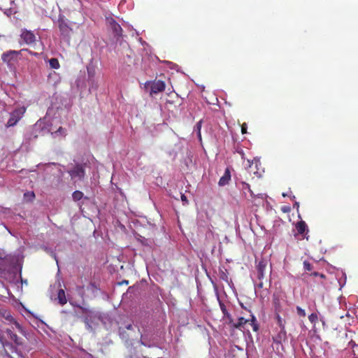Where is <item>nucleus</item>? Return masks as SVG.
<instances>
[{
	"label": "nucleus",
	"instance_id": "nucleus-39",
	"mask_svg": "<svg viewBox=\"0 0 358 358\" xmlns=\"http://www.w3.org/2000/svg\"><path fill=\"white\" fill-rule=\"evenodd\" d=\"M320 276H321L322 278H324V275L323 274H320Z\"/></svg>",
	"mask_w": 358,
	"mask_h": 358
},
{
	"label": "nucleus",
	"instance_id": "nucleus-16",
	"mask_svg": "<svg viewBox=\"0 0 358 358\" xmlns=\"http://www.w3.org/2000/svg\"><path fill=\"white\" fill-rule=\"evenodd\" d=\"M58 302L61 306H64L66 303L67 300L66 298L65 292L63 289H59L57 292Z\"/></svg>",
	"mask_w": 358,
	"mask_h": 358
},
{
	"label": "nucleus",
	"instance_id": "nucleus-25",
	"mask_svg": "<svg viewBox=\"0 0 358 358\" xmlns=\"http://www.w3.org/2000/svg\"><path fill=\"white\" fill-rule=\"evenodd\" d=\"M275 318L277 320L278 324L280 326V329H282V327H285L282 318L280 317V315L278 313L276 314Z\"/></svg>",
	"mask_w": 358,
	"mask_h": 358
},
{
	"label": "nucleus",
	"instance_id": "nucleus-14",
	"mask_svg": "<svg viewBox=\"0 0 358 358\" xmlns=\"http://www.w3.org/2000/svg\"><path fill=\"white\" fill-rule=\"evenodd\" d=\"M249 322H250V320H248V319H245L243 317H240L238 319V322H234L233 321V323L230 324L234 329H241V328L243 327L244 324H245L247 323H249Z\"/></svg>",
	"mask_w": 358,
	"mask_h": 358
},
{
	"label": "nucleus",
	"instance_id": "nucleus-6",
	"mask_svg": "<svg viewBox=\"0 0 358 358\" xmlns=\"http://www.w3.org/2000/svg\"><path fill=\"white\" fill-rule=\"evenodd\" d=\"M166 87L165 83L160 80H155L151 83L150 85V95L153 94H157L159 92H162L164 91Z\"/></svg>",
	"mask_w": 358,
	"mask_h": 358
},
{
	"label": "nucleus",
	"instance_id": "nucleus-4",
	"mask_svg": "<svg viewBox=\"0 0 358 358\" xmlns=\"http://www.w3.org/2000/svg\"><path fill=\"white\" fill-rule=\"evenodd\" d=\"M20 38L23 41L24 43L27 45H32L36 42L35 34L27 29H22L20 34Z\"/></svg>",
	"mask_w": 358,
	"mask_h": 358
},
{
	"label": "nucleus",
	"instance_id": "nucleus-36",
	"mask_svg": "<svg viewBox=\"0 0 358 358\" xmlns=\"http://www.w3.org/2000/svg\"><path fill=\"white\" fill-rule=\"evenodd\" d=\"M122 283L127 285L128 284V281L127 280H124L121 284H122Z\"/></svg>",
	"mask_w": 358,
	"mask_h": 358
},
{
	"label": "nucleus",
	"instance_id": "nucleus-29",
	"mask_svg": "<svg viewBox=\"0 0 358 358\" xmlns=\"http://www.w3.org/2000/svg\"><path fill=\"white\" fill-rule=\"evenodd\" d=\"M247 128H248V127H247L246 123H243V124L241 125V133H242L243 134H246V133H247Z\"/></svg>",
	"mask_w": 358,
	"mask_h": 358
},
{
	"label": "nucleus",
	"instance_id": "nucleus-37",
	"mask_svg": "<svg viewBox=\"0 0 358 358\" xmlns=\"http://www.w3.org/2000/svg\"><path fill=\"white\" fill-rule=\"evenodd\" d=\"M294 206H297V208H299V203L296 202Z\"/></svg>",
	"mask_w": 358,
	"mask_h": 358
},
{
	"label": "nucleus",
	"instance_id": "nucleus-21",
	"mask_svg": "<svg viewBox=\"0 0 358 358\" xmlns=\"http://www.w3.org/2000/svg\"><path fill=\"white\" fill-rule=\"evenodd\" d=\"M35 198L34 192H27L24 194V199L26 201H32Z\"/></svg>",
	"mask_w": 358,
	"mask_h": 358
},
{
	"label": "nucleus",
	"instance_id": "nucleus-13",
	"mask_svg": "<svg viewBox=\"0 0 358 358\" xmlns=\"http://www.w3.org/2000/svg\"><path fill=\"white\" fill-rule=\"evenodd\" d=\"M220 309H221V311L222 313H223L224 315V317L227 319L228 320V322L229 324H232L233 323V318H232V316L227 311V308H226V306L224 304V303H222V301H220Z\"/></svg>",
	"mask_w": 358,
	"mask_h": 358
},
{
	"label": "nucleus",
	"instance_id": "nucleus-27",
	"mask_svg": "<svg viewBox=\"0 0 358 358\" xmlns=\"http://www.w3.org/2000/svg\"><path fill=\"white\" fill-rule=\"evenodd\" d=\"M296 313L300 317H305L306 316V312L305 310H303L300 306H296Z\"/></svg>",
	"mask_w": 358,
	"mask_h": 358
},
{
	"label": "nucleus",
	"instance_id": "nucleus-33",
	"mask_svg": "<svg viewBox=\"0 0 358 358\" xmlns=\"http://www.w3.org/2000/svg\"><path fill=\"white\" fill-rule=\"evenodd\" d=\"M22 50H24V51H28L31 55H36L37 53L34 52H31V51L28 50L27 49H23Z\"/></svg>",
	"mask_w": 358,
	"mask_h": 358
},
{
	"label": "nucleus",
	"instance_id": "nucleus-19",
	"mask_svg": "<svg viewBox=\"0 0 358 358\" xmlns=\"http://www.w3.org/2000/svg\"><path fill=\"white\" fill-rule=\"evenodd\" d=\"M119 335L120 337L126 342H127L130 339L129 335L127 333L126 330L122 327L119 328Z\"/></svg>",
	"mask_w": 358,
	"mask_h": 358
},
{
	"label": "nucleus",
	"instance_id": "nucleus-28",
	"mask_svg": "<svg viewBox=\"0 0 358 358\" xmlns=\"http://www.w3.org/2000/svg\"><path fill=\"white\" fill-rule=\"evenodd\" d=\"M236 152H237V153H238V154L241 155V158H242L243 159H245V153H244V152H243V149H242V148H236Z\"/></svg>",
	"mask_w": 358,
	"mask_h": 358
},
{
	"label": "nucleus",
	"instance_id": "nucleus-40",
	"mask_svg": "<svg viewBox=\"0 0 358 358\" xmlns=\"http://www.w3.org/2000/svg\"><path fill=\"white\" fill-rule=\"evenodd\" d=\"M2 272V268L0 267V273Z\"/></svg>",
	"mask_w": 358,
	"mask_h": 358
},
{
	"label": "nucleus",
	"instance_id": "nucleus-23",
	"mask_svg": "<svg viewBox=\"0 0 358 358\" xmlns=\"http://www.w3.org/2000/svg\"><path fill=\"white\" fill-rule=\"evenodd\" d=\"M308 320L312 324H315L318 322V316L316 313H311L308 316Z\"/></svg>",
	"mask_w": 358,
	"mask_h": 358
},
{
	"label": "nucleus",
	"instance_id": "nucleus-8",
	"mask_svg": "<svg viewBox=\"0 0 358 358\" xmlns=\"http://www.w3.org/2000/svg\"><path fill=\"white\" fill-rule=\"evenodd\" d=\"M20 51L16 50H9L3 52L1 55V59L3 62L9 64L12 60L15 59L18 55H20Z\"/></svg>",
	"mask_w": 358,
	"mask_h": 358
},
{
	"label": "nucleus",
	"instance_id": "nucleus-10",
	"mask_svg": "<svg viewBox=\"0 0 358 358\" xmlns=\"http://www.w3.org/2000/svg\"><path fill=\"white\" fill-rule=\"evenodd\" d=\"M287 339V333L285 329V327L280 329L279 332L273 336V341L276 344H281L283 341H285Z\"/></svg>",
	"mask_w": 358,
	"mask_h": 358
},
{
	"label": "nucleus",
	"instance_id": "nucleus-32",
	"mask_svg": "<svg viewBox=\"0 0 358 358\" xmlns=\"http://www.w3.org/2000/svg\"><path fill=\"white\" fill-rule=\"evenodd\" d=\"M142 337H143V336H142V335H141V340H140V341H139V342H140V343H141V345H144V346H148V345H147V344L143 341V340Z\"/></svg>",
	"mask_w": 358,
	"mask_h": 358
},
{
	"label": "nucleus",
	"instance_id": "nucleus-22",
	"mask_svg": "<svg viewBox=\"0 0 358 358\" xmlns=\"http://www.w3.org/2000/svg\"><path fill=\"white\" fill-rule=\"evenodd\" d=\"M74 201H77L80 200L83 197V193L80 191H75L72 194Z\"/></svg>",
	"mask_w": 358,
	"mask_h": 358
},
{
	"label": "nucleus",
	"instance_id": "nucleus-15",
	"mask_svg": "<svg viewBox=\"0 0 358 358\" xmlns=\"http://www.w3.org/2000/svg\"><path fill=\"white\" fill-rule=\"evenodd\" d=\"M296 229L298 231V234L301 235L304 234L306 231H308L306 223L303 220L299 221L296 224Z\"/></svg>",
	"mask_w": 358,
	"mask_h": 358
},
{
	"label": "nucleus",
	"instance_id": "nucleus-34",
	"mask_svg": "<svg viewBox=\"0 0 358 358\" xmlns=\"http://www.w3.org/2000/svg\"><path fill=\"white\" fill-rule=\"evenodd\" d=\"M248 166H251L252 162L250 159H248Z\"/></svg>",
	"mask_w": 358,
	"mask_h": 358
},
{
	"label": "nucleus",
	"instance_id": "nucleus-7",
	"mask_svg": "<svg viewBox=\"0 0 358 358\" xmlns=\"http://www.w3.org/2000/svg\"><path fill=\"white\" fill-rule=\"evenodd\" d=\"M69 173L72 178L81 179L84 177L85 170L81 164H76Z\"/></svg>",
	"mask_w": 358,
	"mask_h": 358
},
{
	"label": "nucleus",
	"instance_id": "nucleus-24",
	"mask_svg": "<svg viewBox=\"0 0 358 358\" xmlns=\"http://www.w3.org/2000/svg\"><path fill=\"white\" fill-rule=\"evenodd\" d=\"M201 124H202V120H200L197 122V124L196 125V131L197 136H198L199 140H201Z\"/></svg>",
	"mask_w": 358,
	"mask_h": 358
},
{
	"label": "nucleus",
	"instance_id": "nucleus-38",
	"mask_svg": "<svg viewBox=\"0 0 358 358\" xmlns=\"http://www.w3.org/2000/svg\"><path fill=\"white\" fill-rule=\"evenodd\" d=\"M303 238H306V240H308V236H307L306 235H304Z\"/></svg>",
	"mask_w": 358,
	"mask_h": 358
},
{
	"label": "nucleus",
	"instance_id": "nucleus-12",
	"mask_svg": "<svg viewBox=\"0 0 358 358\" xmlns=\"http://www.w3.org/2000/svg\"><path fill=\"white\" fill-rule=\"evenodd\" d=\"M8 337L17 345H22V338H20L16 334L13 333L12 330L7 329L6 331Z\"/></svg>",
	"mask_w": 358,
	"mask_h": 358
},
{
	"label": "nucleus",
	"instance_id": "nucleus-26",
	"mask_svg": "<svg viewBox=\"0 0 358 358\" xmlns=\"http://www.w3.org/2000/svg\"><path fill=\"white\" fill-rule=\"evenodd\" d=\"M303 268H304V270L309 271H311L313 269V266L308 261H304L303 262Z\"/></svg>",
	"mask_w": 358,
	"mask_h": 358
},
{
	"label": "nucleus",
	"instance_id": "nucleus-31",
	"mask_svg": "<svg viewBox=\"0 0 358 358\" xmlns=\"http://www.w3.org/2000/svg\"><path fill=\"white\" fill-rule=\"evenodd\" d=\"M125 329L127 330H133V326L132 324H129L125 327Z\"/></svg>",
	"mask_w": 358,
	"mask_h": 358
},
{
	"label": "nucleus",
	"instance_id": "nucleus-2",
	"mask_svg": "<svg viewBox=\"0 0 358 358\" xmlns=\"http://www.w3.org/2000/svg\"><path fill=\"white\" fill-rule=\"evenodd\" d=\"M26 112L24 106L15 108L10 114V117L6 123L7 127H14L22 118Z\"/></svg>",
	"mask_w": 358,
	"mask_h": 358
},
{
	"label": "nucleus",
	"instance_id": "nucleus-20",
	"mask_svg": "<svg viewBox=\"0 0 358 358\" xmlns=\"http://www.w3.org/2000/svg\"><path fill=\"white\" fill-rule=\"evenodd\" d=\"M49 64L52 69H58L60 67L59 60L57 58H51L49 59Z\"/></svg>",
	"mask_w": 358,
	"mask_h": 358
},
{
	"label": "nucleus",
	"instance_id": "nucleus-11",
	"mask_svg": "<svg viewBox=\"0 0 358 358\" xmlns=\"http://www.w3.org/2000/svg\"><path fill=\"white\" fill-rule=\"evenodd\" d=\"M231 180V171L230 168L227 167L225 171L224 175L220 178L218 185L220 186H224L227 184H229V181Z\"/></svg>",
	"mask_w": 358,
	"mask_h": 358
},
{
	"label": "nucleus",
	"instance_id": "nucleus-30",
	"mask_svg": "<svg viewBox=\"0 0 358 358\" xmlns=\"http://www.w3.org/2000/svg\"><path fill=\"white\" fill-rule=\"evenodd\" d=\"M181 200L184 202L185 204L188 203L186 196L183 194H181Z\"/></svg>",
	"mask_w": 358,
	"mask_h": 358
},
{
	"label": "nucleus",
	"instance_id": "nucleus-35",
	"mask_svg": "<svg viewBox=\"0 0 358 358\" xmlns=\"http://www.w3.org/2000/svg\"><path fill=\"white\" fill-rule=\"evenodd\" d=\"M313 275H315V276H317L319 275V273L317 272H314L312 273Z\"/></svg>",
	"mask_w": 358,
	"mask_h": 358
},
{
	"label": "nucleus",
	"instance_id": "nucleus-17",
	"mask_svg": "<svg viewBox=\"0 0 358 358\" xmlns=\"http://www.w3.org/2000/svg\"><path fill=\"white\" fill-rule=\"evenodd\" d=\"M51 135L53 138L65 137L66 136V129L60 127L56 131L52 132Z\"/></svg>",
	"mask_w": 358,
	"mask_h": 358
},
{
	"label": "nucleus",
	"instance_id": "nucleus-5",
	"mask_svg": "<svg viewBox=\"0 0 358 358\" xmlns=\"http://www.w3.org/2000/svg\"><path fill=\"white\" fill-rule=\"evenodd\" d=\"M240 185H241V189L243 192V194L246 195V192H249L250 194L251 199L253 201H255L257 199H262V200L264 199V196L262 194H255V193L251 189L250 186L248 183L242 181L240 182Z\"/></svg>",
	"mask_w": 358,
	"mask_h": 358
},
{
	"label": "nucleus",
	"instance_id": "nucleus-3",
	"mask_svg": "<svg viewBox=\"0 0 358 358\" xmlns=\"http://www.w3.org/2000/svg\"><path fill=\"white\" fill-rule=\"evenodd\" d=\"M106 22L108 29L112 31L115 38L117 40L122 37V29L121 26L113 17H106Z\"/></svg>",
	"mask_w": 358,
	"mask_h": 358
},
{
	"label": "nucleus",
	"instance_id": "nucleus-9",
	"mask_svg": "<svg viewBox=\"0 0 358 358\" xmlns=\"http://www.w3.org/2000/svg\"><path fill=\"white\" fill-rule=\"evenodd\" d=\"M59 29L61 34L64 37L69 36L71 31V28L67 24V23L64 20H59Z\"/></svg>",
	"mask_w": 358,
	"mask_h": 358
},
{
	"label": "nucleus",
	"instance_id": "nucleus-1",
	"mask_svg": "<svg viewBox=\"0 0 358 358\" xmlns=\"http://www.w3.org/2000/svg\"><path fill=\"white\" fill-rule=\"evenodd\" d=\"M267 266H268V262L265 259L259 260L256 265L257 278L258 280L259 281V282L257 284V287L259 288H263V287H264L263 280L264 279H266V281H267V279L266 277Z\"/></svg>",
	"mask_w": 358,
	"mask_h": 358
},
{
	"label": "nucleus",
	"instance_id": "nucleus-18",
	"mask_svg": "<svg viewBox=\"0 0 358 358\" xmlns=\"http://www.w3.org/2000/svg\"><path fill=\"white\" fill-rule=\"evenodd\" d=\"M248 320H250L249 324L252 327V330L254 331H257L259 330V324L257 323L255 316L254 315L251 314L250 318H249Z\"/></svg>",
	"mask_w": 358,
	"mask_h": 358
}]
</instances>
